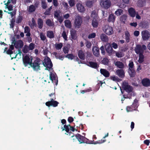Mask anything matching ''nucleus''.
Returning a JSON list of instances; mask_svg holds the SVG:
<instances>
[{
    "mask_svg": "<svg viewBox=\"0 0 150 150\" xmlns=\"http://www.w3.org/2000/svg\"><path fill=\"white\" fill-rule=\"evenodd\" d=\"M40 62V59L39 58L37 57L33 63L32 62L30 66L34 70L38 71L40 69V66L41 64Z\"/></svg>",
    "mask_w": 150,
    "mask_h": 150,
    "instance_id": "nucleus-1",
    "label": "nucleus"
},
{
    "mask_svg": "<svg viewBox=\"0 0 150 150\" xmlns=\"http://www.w3.org/2000/svg\"><path fill=\"white\" fill-rule=\"evenodd\" d=\"M77 140L80 142V144L86 143L88 144H93L94 141L90 140L85 137L82 136L79 134H76Z\"/></svg>",
    "mask_w": 150,
    "mask_h": 150,
    "instance_id": "nucleus-2",
    "label": "nucleus"
},
{
    "mask_svg": "<svg viewBox=\"0 0 150 150\" xmlns=\"http://www.w3.org/2000/svg\"><path fill=\"white\" fill-rule=\"evenodd\" d=\"M42 64L46 67L45 70L49 71L53 67V64L50 59L47 56L44 58Z\"/></svg>",
    "mask_w": 150,
    "mask_h": 150,
    "instance_id": "nucleus-3",
    "label": "nucleus"
},
{
    "mask_svg": "<svg viewBox=\"0 0 150 150\" xmlns=\"http://www.w3.org/2000/svg\"><path fill=\"white\" fill-rule=\"evenodd\" d=\"M147 47L145 45H141L139 44L136 45L134 49V51L137 54H143L144 50H146Z\"/></svg>",
    "mask_w": 150,
    "mask_h": 150,
    "instance_id": "nucleus-4",
    "label": "nucleus"
},
{
    "mask_svg": "<svg viewBox=\"0 0 150 150\" xmlns=\"http://www.w3.org/2000/svg\"><path fill=\"white\" fill-rule=\"evenodd\" d=\"M16 0H8L7 2L4 4L6 8H7L9 11L13 10V5L11 4L12 3L13 4H16Z\"/></svg>",
    "mask_w": 150,
    "mask_h": 150,
    "instance_id": "nucleus-5",
    "label": "nucleus"
},
{
    "mask_svg": "<svg viewBox=\"0 0 150 150\" xmlns=\"http://www.w3.org/2000/svg\"><path fill=\"white\" fill-rule=\"evenodd\" d=\"M122 88L124 90L128 93L132 92L133 90L132 86L129 85L127 82H123Z\"/></svg>",
    "mask_w": 150,
    "mask_h": 150,
    "instance_id": "nucleus-6",
    "label": "nucleus"
},
{
    "mask_svg": "<svg viewBox=\"0 0 150 150\" xmlns=\"http://www.w3.org/2000/svg\"><path fill=\"white\" fill-rule=\"evenodd\" d=\"M33 58L31 57L30 58L28 55H26L23 58V64L25 67L27 66L28 64L30 65L32 62Z\"/></svg>",
    "mask_w": 150,
    "mask_h": 150,
    "instance_id": "nucleus-7",
    "label": "nucleus"
},
{
    "mask_svg": "<svg viewBox=\"0 0 150 150\" xmlns=\"http://www.w3.org/2000/svg\"><path fill=\"white\" fill-rule=\"evenodd\" d=\"M12 43L14 44L16 49H21L23 45V42L21 40H13Z\"/></svg>",
    "mask_w": 150,
    "mask_h": 150,
    "instance_id": "nucleus-8",
    "label": "nucleus"
},
{
    "mask_svg": "<svg viewBox=\"0 0 150 150\" xmlns=\"http://www.w3.org/2000/svg\"><path fill=\"white\" fill-rule=\"evenodd\" d=\"M83 21L82 18L80 16H76L75 19V27L79 28Z\"/></svg>",
    "mask_w": 150,
    "mask_h": 150,
    "instance_id": "nucleus-9",
    "label": "nucleus"
},
{
    "mask_svg": "<svg viewBox=\"0 0 150 150\" xmlns=\"http://www.w3.org/2000/svg\"><path fill=\"white\" fill-rule=\"evenodd\" d=\"M103 31L106 35H112L113 33L112 28L108 25L105 26Z\"/></svg>",
    "mask_w": 150,
    "mask_h": 150,
    "instance_id": "nucleus-10",
    "label": "nucleus"
},
{
    "mask_svg": "<svg viewBox=\"0 0 150 150\" xmlns=\"http://www.w3.org/2000/svg\"><path fill=\"white\" fill-rule=\"evenodd\" d=\"M100 4L105 9L109 8L111 5V2L109 0H101Z\"/></svg>",
    "mask_w": 150,
    "mask_h": 150,
    "instance_id": "nucleus-11",
    "label": "nucleus"
},
{
    "mask_svg": "<svg viewBox=\"0 0 150 150\" xmlns=\"http://www.w3.org/2000/svg\"><path fill=\"white\" fill-rule=\"evenodd\" d=\"M105 48L107 52L108 53L109 55H111L113 52H115V51L113 50L110 44L106 45L105 46Z\"/></svg>",
    "mask_w": 150,
    "mask_h": 150,
    "instance_id": "nucleus-12",
    "label": "nucleus"
},
{
    "mask_svg": "<svg viewBox=\"0 0 150 150\" xmlns=\"http://www.w3.org/2000/svg\"><path fill=\"white\" fill-rule=\"evenodd\" d=\"M142 85L145 87H148L150 86V80L147 78L143 79L141 81Z\"/></svg>",
    "mask_w": 150,
    "mask_h": 150,
    "instance_id": "nucleus-13",
    "label": "nucleus"
},
{
    "mask_svg": "<svg viewBox=\"0 0 150 150\" xmlns=\"http://www.w3.org/2000/svg\"><path fill=\"white\" fill-rule=\"evenodd\" d=\"M59 103L56 101H49L45 103L46 105L48 107L50 106H52L53 107H56L58 106Z\"/></svg>",
    "mask_w": 150,
    "mask_h": 150,
    "instance_id": "nucleus-14",
    "label": "nucleus"
},
{
    "mask_svg": "<svg viewBox=\"0 0 150 150\" xmlns=\"http://www.w3.org/2000/svg\"><path fill=\"white\" fill-rule=\"evenodd\" d=\"M142 35L144 40H148L149 38V32L147 30H144L142 32Z\"/></svg>",
    "mask_w": 150,
    "mask_h": 150,
    "instance_id": "nucleus-15",
    "label": "nucleus"
},
{
    "mask_svg": "<svg viewBox=\"0 0 150 150\" xmlns=\"http://www.w3.org/2000/svg\"><path fill=\"white\" fill-rule=\"evenodd\" d=\"M100 73L105 77H108L110 76V73L108 71L105 69H101L100 70Z\"/></svg>",
    "mask_w": 150,
    "mask_h": 150,
    "instance_id": "nucleus-16",
    "label": "nucleus"
},
{
    "mask_svg": "<svg viewBox=\"0 0 150 150\" xmlns=\"http://www.w3.org/2000/svg\"><path fill=\"white\" fill-rule=\"evenodd\" d=\"M117 74L120 78H123L124 77L125 72L122 69H118L116 71Z\"/></svg>",
    "mask_w": 150,
    "mask_h": 150,
    "instance_id": "nucleus-17",
    "label": "nucleus"
},
{
    "mask_svg": "<svg viewBox=\"0 0 150 150\" xmlns=\"http://www.w3.org/2000/svg\"><path fill=\"white\" fill-rule=\"evenodd\" d=\"M137 108V106L132 104L130 106H127L126 110L127 112H131L133 110H135Z\"/></svg>",
    "mask_w": 150,
    "mask_h": 150,
    "instance_id": "nucleus-18",
    "label": "nucleus"
},
{
    "mask_svg": "<svg viewBox=\"0 0 150 150\" xmlns=\"http://www.w3.org/2000/svg\"><path fill=\"white\" fill-rule=\"evenodd\" d=\"M88 65L89 67L95 69H96L99 67L98 65L96 62L91 61L89 62H88Z\"/></svg>",
    "mask_w": 150,
    "mask_h": 150,
    "instance_id": "nucleus-19",
    "label": "nucleus"
},
{
    "mask_svg": "<svg viewBox=\"0 0 150 150\" xmlns=\"http://www.w3.org/2000/svg\"><path fill=\"white\" fill-rule=\"evenodd\" d=\"M76 6L78 11L80 12H83L85 10L83 6L80 3L77 4Z\"/></svg>",
    "mask_w": 150,
    "mask_h": 150,
    "instance_id": "nucleus-20",
    "label": "nucleus"
},
{
    "mask_svg": "<svg viewBox=\"0 0 150 150\" xmlns=\"http://www.w3.org/2000/svg\"><path fill=\"white\" fill-rule=\"evenodd\" d=\"M128 73L131 77L133 78L136 75V71L134 68L128 69Z\"/></svg>",
    "mask_w": 150,
    "mask_h": 150,
    "instance_id": "nucleus-21",
    "label": "nucleus"
},
{
    "mask_svg": "<svg viewBox=\"0 0 150 150\" xmlns=\"http://www.w3.org/2000/svg\"><path fill=\"white\" fill-rule=\"evenodd\" d=\"M78 56L79 58L82 60L85 59V55L84 52L81 50H79L78 54Z\"/></svg>",
    "mask_w": 150,
    "mask_h": 150,
    "instance_id": "nucleus-22",
    "label": "nucleus"
},
{
    "mask_svg": "<svg viewBox=\"0 0 150 150\" xmlns=\"http://www.w3.org/2000/svg\"><path fill=\"white\" fill-rule=\"evenodd\" d=\"M128 12L130 16L132 17H134L136 14V11L135 9L133 8H130L128 9Z\"/></svg>",
    "mask_w": 150,
    "mask_h": 150,
    "instance_id": "nucleus-23",
    "label": "nucleus"
},
{
    "mask_svg": "<svg viewBox=\"0 0 150 150\" xmlns=\"http://www.w3.org/2000/svg\"><path fill=\"white\" fill-rule=\"evenodd\" d=\"M100 38L101 41L105 42H108L109 40L108 36L104 33L101 34Z\"/></svg>",
    "mask_w": 150,
    "mask_h": 150,
    "instance_id": "nucleus-24",
    "label": "nucleus"
},
{
    "mask_svg": "<svg viewBox=\"0 0 150 150\" xmlns=\"http://www.w3.org/2000/svg\"><path fill=\"white\" fill-rule=\"evenodd\" d=\"M108 133L107 134H105V136L103 137V139L101 140H99L97 141H95L94 142V144H102L106 141V139H105V137H108Z\"/></svg>",
    "mask_w": 150,
    "mask_h": 150,
    "instance_id": "nucleus-25",
    "label": "nucleus"
},
{
    "mask_svg": "<svg viewBox=\"0 0 150 150\" xmlns=\"http://www.w3.org/2000/svg\"><path fill=\"white\" fill-rule=\"evenodd\" d=\"M108 133L107 134H105V136L103 137V139L101 140H99L97 141H95L94 142V144H102L106 141V139H105V137H108Z\"/></svg>",
    "mask_w": 150,
    "mask_h": 150,
    "instance_id": "nucleus-26",
    "label": "nucleus"
},
{
    "mask_svg": "<svg viewBox=\"0 0 150 150\" xmlns=\"http://www.w3.org/2000/svg\"><path fill=\"white\" fill-rule=\"evenodd\" d=\"M115 65L120 69H122L124 68V65L123 63L119 61H116L114 63Z\"/></svg>",
    "mask_w": 150,
    "mask_h": 150,
    "instance_id": "nucleus-27",
    "label": "nucleus"
},
{
    "mask_svg": "<svg viewBox=\"0 0 150 150\" xmlns=\"http://www.w3.org/2000/svg\"><path fill=\"white\" fill-rule=\"evenodd\" d=\"M93 54L96 57H98L100 54L99 49L98 47H95L93 49Z\"/></svg>",
    "mask_w": 150,
    "mask_h": 150,
    "instance_id": "nucleus-28",
    "label": "nucleus"
},
{
    "mask_svg": "<svg viewBox=\"0 0 150 150\" xmlns=\"http://www.w3.org/2000/svg\"><path fill=\"white\" fill-rule=\"evenodd\" d=\"M115 16L113 14H111L108 16V21L109 22H114L115 21Z\"/></svg>",
    "mask_w": 150,
    "mask_h": 150,
    "instance_id": "nucleus-29",
    "label": "nucleus"
},
{
    "mask_svg": "<svg viewBox=\"0 0 150 150\" xmlns=\"http://www.w3.org/2000/svg\"><path fill=\"white\" fill-rule=\"evenodd\" d=\"M43 21L41 18H39L38 19V27L40 29H42L43 26Z\"/></svg>",
    "mask_w": 150,
    "mask_h": 150,
    "instance_id": "nucleus-30",
    "label": "nucleus"
},
{
    "mask_svg": "<svg viewBox=\"0 0 150 150\" xmlns=\"http://www.w3.org/2000/svg\"><path fill=\"white\" fill-rule=\"evenodd\" d=\"M30 29L29 28L28 26H26L24 28V33H26V36L27 37L30 36L31 35L30 33Z\"/></svg>",
    "mask_w": 150,
    "mask_h": 150,
    "instance_id": "nucleus-31",
    "label": "nucleus"
},
{
    "mask_svg": "<svg viewBox=\"0 0 150 150\" xmlns=\"http://www.w3.org/2000/svg\"><path fill=\"white\" fill-rule=\"evenodd\" d=\"M65 26L67 28H71V23L69 20H66L64 21Z\"/></svg>",
    "mask_w": 150,
    "mask_h": 150,
    "instance_id": "nucleus-32",
    "label": "nucleus"
},
{
    "mask_svg": "<svg viewBox=\"0 0 150 150\" xmlns=\"http://www.w3.org/2000/svg\"><path fill=\"white\" fill-rule=\"evenodd\" d=\"M71 38L72 39L74 40H76L77 38L76 31L75 30L71 31Z\"/></svg>",
    "mask_w": 150,
    "mask_h": 150,
    "instance_id": "nucleus-33",
    "label": "nucleus"
},
{
    "mask_svg": "<svg viewBox=\"0 0 150 150\" xmlns=\"http://www.w3.org/2000/svg\"><path fill=\"white\" fill-rule=\"evenodd\" d=\"M47 36L50 38H53L54 37L53 32L51 31H48L47 32Z\"/></svg>",
    "mask_w": 150,
    "mask_h": 150,
    "instance_id": "nucleus-34",
    "label": "nucleus"
},
{
    "mask_svg": "<svg viewBox=\"0 0 150 150\" xmlns=\"http://www.w3.org/2000/svg\"><path fill=\"white\" fill-rule=\"evenodd\" d=\"M92 25L93 27L94 28H96L98 27V21L95 18H93L92 20Z\"/></svg>",
    "mask_w": 150,
    "mask_h": 150,
    "instance_id": "nucleus-35",
    "label": "nucleus"
},
{
    "mask_svg": "<svg viewBox=\"0 0 150 150\" xmlns=\"http://www.w3.org/2000/svg\"><path fill=\"white\" fill-rule=\"evenodd\" d=\"M130 35L129 32L128 31H126L125 32V39L127 43H128L130 41Z\"/></svg>",
    "mask_w": 150,
    "mask_h": 150,
    "instance_id": "nucleus-36",
    "label": "nucleus"
},
{
    "mask_svg": "<svg viewBox=\"0 0 150 150\" xmlns=\"http://www.w3.org/2000/svg\"><path fill=\"white\" fill-rule=\"evenodd\" d=\"M146 1L142 0L139 1L137 3V5L139 7H142L145 5Z\"/></svg>",
    "mask_w": 150,
    "mask_h": 150,
    "instance_id": "nucleus-37",
    "label": "nucleus"
},
{
    "mask_svg": "<svg viewBox=\"0 0 150 150\" xmlns=\"http://www.w3.org/2000/svg\"><path fill=\"white\" fill-rule=\"evenodd\" d=\"M139 59L138 60L139 62L141 64L144 61V56L143 54H139Z\"/></svg>",
    "mask_w": 150,
    "mask_h": 150,
    "instance_id": "nucleus-38",
    "label": "nucleus"
},
{
    "mask_svg": "<svg viewBox=\"0 0 150 150\" xmlns=\"http://www.w3.org/2000/svg\"><path fill=\"white\" fill-rule=\"evenodd\" d=\"M127 15L125 14L123 15L120 17V21L121 22L124 23L127 19Z\"/></svg>",
    "mask_w": 150,
    "mask_h": 150,
    "instance_id": "nucleus-39",
    "label": "nucleus"
},
{
    "mask_svg": "<svg viewBox=\"0 0 150 150\" xmlns=\"http://www.w3.org/2000/svg\"><path fill=\"white\" fill-rule=\"evenodd\" d=\"M35 6L33 5H31L29 6L28 11L30 12H32L35 11Z\"/></svg>",
    "mask_w": 150,
    "mask_h": 150,
    "instance_id": "nucleus-40",
    "label": "nucleus"
},
{
    "mask_svg": "<svg viewBox=\"0 0 150 150\" xmlns=\"http://www.w3.org/2000/svg\"><path fill=\"white\" fill-rule=\"evenodd\" d=\"M93 4V2L91 1H88L86 2V4L87 7L91 8Z\"/></svg>",
    "mask_w": 150,
    "mask_h": 150,
    "instance_id": "nucleus-41",
    "label": "nucleus"
},
{
    "mask_svg": "<svg viewBox=\"0 0 150 150\" xmlns=\"http://www.w3.org/2000/svg\"><path fill=\"white\" fill-rule=\"evenodd\" d=\"M109 61L108 58H104L102 60V63L105 65H108V64Z\"/></svg>",
    "mask_w": 150,
    "mask_h": 150,
    "instance_id": "nucleus-42",
    "label": "nucleus"
},
{
    "mask_svg": "<svg viewBox=\"0 0 150 150\" xmlns=\"http://www.w3.org/2000/svg\"><path fill=\"white\" fill-rule=\"evenodd\" d=\"M62 46L63 44L62 43L56 44L55 45V48L57 50L61 49Z\"/></svg>",
    "mask_w": 150,
    "mask_h": 150,
    "instance_id": "nucleus-43",
    "label": "nucleus"
},
{
    "mask_svg": "<svg viewBox=\"0 0 150 150\" xmlns=\"http://www.w3.org/2000/svg\"><path fill=\"white\" fill-rule=\"evenodd\" d=\"M123 10L121 9H118L115 12V14L117 16H119L122 13Z\"/></svg>",
    "mask_w": 150,
    "mask_h": 150,
    "instance_id": "nucleus-44",
    "label": "nucleus"
},
{
    "mask_svg": "<svg viewBox=\"0 0 150 150\" xmlns=\"http://www.w3.org/2000/svg\"><path fill=\"white\" fill-rule=\"evenodd\" d=\"M40 38L42 41H45L46 39V36L45 34L42 32H41L40 34Z\"/></svg>",
    "mask_w": 150,
    "mask_h": 150,
    "instance_id": "nucleus-45",
    "label": "nucleus"
},
{
    "mask_svg": "<svg viewBox=\"0 0 150 150\" xmlns=\"http://www.w3.org/2000/svg\"><path fill=\"white\" fill-rule=\"evenodd\" d=\"M129 68L128 69H133L134 68V65L133 62L132 61L130 60L128 64Z\"/></svg>",
    "mask_w": 150,
    "mask_h": 150,
    "instance_id": "nucleus-46",
    "label": "nucleus"
},
{
    "mask_svg": "<svg viewBox=\"0 0 150 150\" xmlns=\"http://www.w3.org/2000/svg\"><path fill=\"white\" fill-rule=\"evenodd\" d=\"M15 19L14 18H12L11 21V23L10 24V28H13L15 24Z\"/></svg>",
    "mask_w": 150,
    "mask_h": 150,
    "instance_id": "nucleus-47",
    "label": "nucleus"
},
{
    "mask_svg": "<svg viewBox=\"0 0 150 150\" xmlns=\"http://www.w3.org/2000/svg\"><path fill=\"white\" fill-rule=\"evenodd\" d=\"M50 79L51 80L53 81L54 80H56V77L54 74L50 72Z\"/></svg>",
    "mask_w": 150,
    "mask_h": 150,
    "instance_id": "nucleus-48",
    "label": "nucleus"
},
{
    "mask_svg": "<svg viewBox=\"0 0 150 150\" xmlns=\"http://www.w3.org/2000/svg\"><path fill=\"white\" fill-rule=\"evenodd\" d=\"M18 49V53L17 54H16L15 53H14L15 54L14 56H13L11 58V59H13L14 58H16V57L17 56L18 54H20L21 55V54L22 53V52L21 50V49Z\"/></svg>",
    "mask_w": 150,
    "mask_h": 150,
    "instance_id": "nucleus-49",
    "label": "nucleus"
},
{
    "mask_svg": "<svg viewBox=\"0 0 150 150\" xmlns=\"http://www.w3.org/2000/svg\"><path fill=\"white\" fill-rule=\"evenodd\" d=\"M68 2L70 6L71 7L74 6L75 4L74 0H69Z\"/></svg>",
    "mask_w": 150,
    "mask_h": 150,
    "instance_id": "nucleus-50",
    "label": "nucleus"
},
{
    "mask_svg": "<svg viewBox=\"0 0 150 150\" xmlns=\"http://www.w3.org/2000/svg\"><path fill=\"white\" fill-rule=\"evenodd\" d=\"M62 36L65 40H67V35L65 30L63 31L62 34Z\"/></svg>",
    "mask_w": 150,
    "mask_h": 150,
    "instance_id": "nucleus-51",
    "label": "nucleus"
},
{
    "mask_svg": "<svg viewBox=\"0 0 150 150\" xmlns=\"http://www.w3.org/2000/svg\"><path fill=\"white\" fill-rule=\"evenodd\" d=\"M35 45L33 43H31L28 47V49L29 50H32L34 49L35 47Z\"/></svg>",
    "mask_w": 150,
    "mask_h": 150,
    "instance_id": "nucleus-52",
    "label": "nucleus"
},
{
    "mask_svg": "<svg viewBox=\"0 0 150 150\" xmlns=\"http://www.w3.org/2000/svg\"><path fill=\"white\" fill-rule=\"evenodd\" d=\"M65 57L72 60L74 58L75 56L72 54H67Z\"/></svg>",
    "mask_w": 150,
    "mask_h": 150,
    "instance_id": "nucleus-53",
    "label": "nucleus"
},
{
    "mask_svg": "<svg viewBox=\"0 0 150 150\" xmlns=\"http://www.w3.org/2000/svg\"><path fill=\"white\" fill-rule=\"evenodd\" d=\"M46 23L47 25L49 26H52V23L50 19H47L46 21Z\"/></svg>",
    "mask_w": 150,
    "mask_h": 150,
    "instance_id": "nucleus-54",
    "label": "nucleus"
},
{
    "mask_svg": "<svg viewBox=\"0 0 150 150\" xmlns=\"http://www.w3.org/2000/svg\"><path fill=\"white\" fill-rule=\"evenodd\" d=\"M23 19V17L22 16H19L17 18L16 20V23H19L21 22Z\"/></svg>",
    "mask_w": 150,
    "mask_h": 150,
    "instance_id": "nucleus-55",
    "label": "nucleus"
},
{
    "mask_svg": "<svg viewBox=\"0 0 150 150\" xmlns=\"http://www.w3.org/2000/svg\"><path fill=\"white\" fill-rule=\"evenodd\" d=\"M63 50L64 54H67L69 52V48L67 46H65L63 48Z\"/></svg>",
    "mask_w": 150,
    "mask_h": 150,
    "instance_id": "nucleus-56",
    "label": "nucleus"
},
{
    "mask_svg": "<svg viewBox=\"0 0 150 150\" xmlns=\"http://www.w3.org/2000/svg\"><path fill=\"white\" fill-rule=\"evenodd\" d=\"M6 53L7 54L10 55L11 58L12 57H13L12 55V54H13V52L11 50L9 49L7 50V51H6Z\"/></svg>",
    "mask_w": 150,
    "mask_h": 150,
    "instance_id": "nucleus-57",
    "label": "nucleus"
},
{
    "mask_svg": "<svg viewBox=\"0 0 150 150\" xmlns=\"http://www.w3.org/2000/svg\"><path fill=\"white\" fill-rule=\"evenodd\" d=\"M42 7L43 9H45L47 6L46 3L45 1H42L41 2Z\"/></svg>",
    "mask_w": 150,
    "mask_h": 150,
    "instance_id": "nucleus-58",
    "label": "nucleus"
},
{
    "mask_svg": "<svg viewBox=\"0 0 150 150\" xmlns=\"http://www.w3.org/2000/svg\"><path fill=\"white\" fill-rule=\"evenodd\" d=\"M96 34L95 33H92L89 34L88 36V38L89 39H91L94 38L95 37Z\"/></svg>",
    "mask_w": 150,
    "mask_h": 150,
    "instance_id": "nucleus-59",
    "label": "nucleus"
},
{
    "mask_svg": "<svg viewBox=\"0 0 150 150\" xmlns=\"http://www.w3.org/2000/svg\"><path fill=\"white\" fill-rule=\"evenodd\" d=\"M64 128H63L62 129V131L65 130L67 132H68L69 131V128L68 127V126H67L66 125H64Z\"/></svg>",
    "mask_w": 150,
    "mask_h": 150,
    "instance_id": "nucleus-60",
    "label": "nucleus"
},
{
    "mask_svg": "<svg viewBox=\"0 0 150 150\" xmlns=\"http://www.w3.org/2000/svg\"><path fill=\"white\" fill-rule=\"evenodd\" d=\"M115 52V55L118 58L122 57H123V55H122V53L121 52H117L115 51V52Z\"/></svg>",
    "mask_w": 150,
    "mask_h": 150,
    "instance_id": "nucleus-61",
    "label": "nucleus"
},
{
    "mask_svg": "<svg viewBox=\"0 0 150 150\" xmlns=\"http://www.w3.org/2000/svg\"><path fill=\"white\" fill-rule=\"evenodd\" d=\"M92 91V90L91 88H90L89 89H87L86 90H84L81 91V93L82 94H84L85 93L87 92H89L90 91Z\"/></svg>",
    "mask_w": 150,
    "mask_h": 150,
    "instance_id": "nucleus-62",
    "label": "nucleus"
},
{
    "mask_svg": "<svg viewBox=\"0 0 150 150\" xmlns=\"http://www.w3.org/2000/svg\"><path fill=\"white\" fill-rule=\"evenodd\" d=\"M112 48L113 47L115 49H116L118 48V46L117 44L114 42H112L111 45Z\"/></svg>",
    "mask_w": 150,
    "mask_h": 150,
    "instance_id": "nucleus-63",
    "label": "nucleus"
},
{
    "mask_svg": "<svg viewBox=\"0 0 150 150\" xmlns=\"http://www.w3.org/2000/svg\"><path fill=\"white\" fill-rule=\"evenodd\" d=\"M77 139V137H76V134L75 136L73 135L71 136V140L73 142L76 141Z\"/></svg>",
    "mask_w": 150,
    "mask_h": 150,
    "instance_id": "nucleus-64",
    "label": "nucleus"
}]
</instances>
